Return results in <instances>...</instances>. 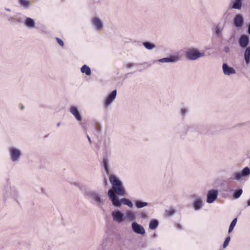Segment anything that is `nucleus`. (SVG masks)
<instances>
[{"mask_svg": "<svg viewBox=\"0 0 250 250\" xmlns=\"http://www.w3.org/2000/svg\"><path fill=\"white\" fill-rule=\"evenodd\" d=\"M218 194V192L216 189L208 191L207 197V202L209 204L214 202L217 199Z\"/></svg>", "mask_w": 250, "mask_h": 250, "instance_id": "nucleus-9", "label": "nucleus"}, {"mask_svg": "<svg viewBox=\"0 0 250 250\" xmlns=\"http://www.w3.org/2000/svg\"><path fill=\"white\" fill-rule=\"evenodd\" d=\"M242 0H234V1L232 2V8L238 10L241 9Z\"/></svg>", "mask_w": 250, "mask_h": 250, "instance_id": "nucleus-22", "label": "nucleus"}, {"mask_svg": "<svg viewBox=\"0 0 250 250\" xmlns=\"http://www.w3.org/2000/svg\"><path fill=\"white\" fill-rule=\"evenodd\" d=\"M84 195L88 198L92 199L97 206L101 207L104 205V201L101 194L93 190H86Z\"/></svg>", "mask_w": 250, "mask_h": 250, "instance_id": "nucleus-3", "label": "nucleus"}, {"mask_svg": "<svg viewBox=\"0 0 250 250\" xmlns=\"http://www.w3.org/2000/svg\"><path fill=\"white\" fill-rule=\"evenodd\" d=\"M248 33L249 35H250V22L248 25Z\"/></svg>", "mask_w": 250, "mask_h": 250, "instance_id": "nucleus-39", "label": "nucleus"}, {"mask_svg": "<svg viewBox=\"0 0 250 250\" xmlns=\"http://www.w3.org/2000/svg\"><path fill=\"white\" fill-rule=\"evenodd\" d=\"M109 181L112 185V189L108 191V196L112 202L113 205L117 208L121 207L120 200L118 196H124L126 195V190L123 183L114 175L109 176Z\"/></svg>", "mask_w": 250, "mask_h": 250, "instance_id": "nucleus-1", "label": "nucleus"}, {"mask_svg": "<svg viewBox=\"0 0 250 250\" xmlns=\"http://www.w3.org/2000/svg\"><path fill=\"white\" fill-rule=\"evenodd\" d=\"M135 206L138 208H142L148 206V203L146 202H143L140 200H136L135 201Z\"/></svg>", "mask_w": 250, "mask_h": 250, "instance_id": "nucleus-24", "label": "nucleus"}, {"mask_svg": "<svg viewBox=\"0 0 250 250\" xmlns=\"http://www.w3.org/2000/svg\"><path fill=\"white\" fill-rule=\"evenodd\" d=\"M140 217L142 218H147V212H146V211H142L141 213H140Z\"/></svg>", "mask_w": 250, "mask_h": 250, "instance_id": "nucleus-34", "label": "nucleus"}, {"mask_svg": "<svg viewBox=\"0 0 250 250\" xmlns=\"http://www.w3.org/2000/svg\"><path fill=\"white\" fill-rule=\"evenodd\" d=\"M237 219L236 218H234L232 221V222H231L230 225H229V233H230L232 230L233 229L234 227L236 225V224L237 223Z\"/></svg>", "mask_w": 250, "mask_h": 250, "instance_id": "nucleus-30", "label": "nucleus"}, {"mask_svg": "<svg viewBox=\"0 0 250 250\" xmlns=\"http://www.w3.org/2000/svg\"><path fill=\"white\" fill-rule=\"evenodd\" d=\"M10 159L12 162H18L21 156V151L15 147H11L9 149Z\"/></svg>", "mask_w": 250, "mask_h": 250, "instance_id": "nucleus-4", "label": "nucleus"}, {"mask_svg": "<svg viewBox=\"0 0 250 250\" xmlns=\"http://www.w3.org/2000/svg\"><path fill=\"white\" fill-rule=\"evenodd\" d=\"M5 10H6V11H10V9H9V8H5Z\"/></svg>", "mask_w": 250, "mask_h": 250, "instance_id": "nucleus-43", "label": "nucleus"}, {"mask_svg": "<svg viewBox=\"0 0 250 250\" xmlns=\"http://www.w3.org/2000/svg\"><path fill=\"white\" fill-rule=\"evenodd\" d=\"M243 192V190L242 189H239L236 190L233 194V197L234 199L239 198L240 196L242 195Z\"/></svg>", "mask_w": 250, "mask_h": 250, "instance_id": "nucleus-31", "label": "nucleus"}, {"mask_svg": "<svg viewBox=\"0 0 250 250\" xmlns=\"http://www.w3.org/2000/svg\"><path fill=\"white\" fill-rule=\"evenodd\" d=\"M135 65V63H127L126 64H125V67L127 68H130L131 67L134 66Z\"/></svg>", "mask_w": 250, "mask_h": 250, "instance_id": "nucleus-37", "label": "nucleus"}, {"mask_svg": "<svg viewBox=\"0 0 250 250\" xmlns=\"http://www.w3.org/2000/svg\"><path fill=\"white\" fill-rule=\"evenodd\" d=\"M102 165L106 174H109L110 172V169L108 165V160L107 157H104L103 158Z\"/></svg>", "mask_w": 250, "mask_h": 250, "instance_id": "nucleus-19", "label": "nucleus"}, {"mask_svg": "<svg viewBox=\"0 0 250 250\" xmlns=\"http://www.w3.org/2000/svg\"><path fill=\"white\" fill-rule=\"evenodd\" d=\"M81 71L82 73H84L87 76L90 75L91 73L90 67L85 64L82 66L81 68Z\"/></svg>", "mask_w": 250, "mask_h": 250, "instance_id": "nucleus-23", "label": "nucleus"}, {"mask_svg": "<svg viewBox=\"0 0 250 250\" xmlns=\"http://www.w3.org/2000/svg\"><path fill=\"white\" fill-rule=\"evenodd\" d=\"M120 204L123 203L124 205L127 206L130 208H132L133 207V204L131 201L126 198H122L120 200Z\"/></svg>", "mask_w": 250, "mask_h": 250, "instance_id": "nucleus-25", "label": "nucleus"}, {"mask_svg": "<svg viewBox=\"0 0 250 250\" xmlns=\"http://www.w3.org/2000/svg\"><path fill=\"white\" fill-rule=\"evenodd\" d=\"M188 112V109L186 108H182L181 109V114L182 115H185Z\"/></svg>", "mask_w": 250, "mask_h": 250, "instance_id": "nucleus-36", "label": "nucleus"}, {"mask_svg": "<svg viewBox=\"0 0 250 250\" xmlns=\"http://www.w3.org/2000/svg\"><path fill=\"white\" fill-rule=\"evenodd\" d=\"M102 165L106 174H109L110 172V169L108 165V160L107 157H104L103 158Z\"/></svg>", "mask_w": 250, "mask_h": 250, "instance_id": "nucleus-20", "label": "nucleus"}, {"mask_svg": "<svg viewBox=\"0 0 250 250\" xmlns=\"http://www.w3.org/2000/svg\"><path fill=\"white\" fill-rule=\"evenodd\" d=\"M223 51L225 52L226 53H228L230 52V48L228 46H224L223 48Z\"/></svg>", "mask_w": 250, "mask_h": 250, "instance_id": "nucleus-35", "label": "nucleus"}, {"mask_svg": "<svg viewBox=\"0 0 250 250\" xmlns=\"http://www.w3.org/2000/svg\"><path fill=\"white\" fill-rule=\"evenodd\" d=\"M111 216L114 221L118 223H121L124 221V214L120 210H117L112 211Z\"/></svg>", "mask_w": 250, "mask_h": 250, "instance_id": "nucleus-7", "label": "nucleus"}, {"mask_svg": "<svg viewBox=\"0 0 250 250\" xmlns=\"http://www.w3.org/2000/svg\"><path fill=\"white\" fill-rule=\"evenodd\" d=\"M158 224L159 222L157 220H152L149 223V228L151 229H155L157 228Z\"/></svg>", "mask_w": 250, "mask_h": 250, "instance_id": "nucleus-26", "label": "nucleus"}, {"mask_svg": "<svg viewBox=\"0 0 250 250\" xmlns=\"http://www.w3.org/2000/svg\"><path fill=\"white\" fill-rule=\"evenodd\" d=\"M234 26L238 29L241 28L244 24V18L242 15H236L233 19Z\"/></svg>", "mask_w": 250, "mask_h": 250, "instance_id": "nucleus-11", "label": "nucleus"}, {"mask_svg": "<svg viewBox=\"0 0 250 250\" xmlns=\"http://www.w3.org/2000/svg\"><path fill=\"white\" fill-rule=\"evenodd\" d=\"M203 206V201L201 197H197L193 202V207L195 210L200 209Z\"/></svg>", "mask_w": 250, "mask_h": 250, "instance_id": "nucleus-16", "label": "nucleus"}, {"mask_svg": "<svg viewBox=\"0 0 250 250\" xmlns=\"http://www.w3.org/2000/svg\"><path fill=\"white\" fill-rule=\"evenodd\" d=\"M230 240V237L229 236H228L226 238V239L223 243V248H226L228 246Z\"/></svg>", "mask_w": 250, "mask_h": 250, "instance_id": "nucleus-33", "label": "nucleus"}, {"mask_svg": "<svg viewBox=\"0 0 250 250\" xmlns=\"http://www.w3.org/2000/svg\"><path fill=\"white\" fill-rule=\"evenodd\" d=\"M87 139L88 140L89 142L91 144V140L90 138L89 137V136L88 135H87Z\"/></svg>", "mask_w": 250, "mask_h": 250, "instance_id": "nucleus-40", "label": "nucleus"}, {"mask_svg": "<svg viewBox=\"0 0 250 250\" xmlns=\"http://www.w3.org/2000/svg\"><path fill=\"white\" fill-rule=\"evenodd\" d=\"M117 95V90H113L104 99V106L107 108L115 100Z\"/></svg>", "mask_w": 250, "mask_h": 250, "instance_id": "nucleus-6", "label": "nucleus"}, {"mask_svg": "<svg viewBox=\"0 0 250 250\" xmlns=\"http://www.w3.org/2000/svg\"><path fill=\"white\" fill-rule=\"evenodd\" d=\"M222 70L224 74L227 76L234 75L236 71L233 67L229 66L227 63H224L222 65Z\"/></svg>", "mask_w": 250, "mask_h": 250, "instance_id": "nucleus-12", "label": "nucleus"}, {"mask_svg": "<svg viewBox=\"0 0 250 250\" xmlns=\"http://www.w3.org/2000/svg\"><path fill=\"white\" fill-rule=\"evenodd\" d=\"M69 111L78 121H82V118L77 107L75 106H71Z\"/></svg>", "mask_w": 250, "mask_h": 250, "instance_id": "nucleus-15", "label": "nucleus"}, {"mask_svg": "<svg viewBox=\"0 0 250 250\" xmlns=\"http://www.w3.org/2000/svg\"><path fill=\"white\" fill-rule=\"evenodd\" d=\"M21 109H23V105H22V106H21Z\"/></svg>", "mask_w": 250, "mask_h": 250, "instance_id": "nucleus-45", "label": "nucleus"}, {"mask_svg": "<svg viewBox=\"0 0 250 250\" xmlns=\"http://www.w3.org/2000/svg\"><path fill=\"white\" fill-rule=\"evenodd\" d=\"M175 210L173 208H170L166 211L167 216H170L173 215L175 213Z\"/></svg>", "mask_w": 250, "mask_h": 250, "instance_id": "nucleus-32", "label": "nucleus"}, {"mask_svg": "<svg viewBox=\"0 0 250 250\" xmlns=\"http://www.w3.org/2000/svg\"><path fill=\"white\" fill-rule=\"evenodd\" d=\"M244 57L246 64L248 65L250 63V46L245 48Z\"/></svg>", "mask_w": 250, "mask_h": 250, "instance_id": "nucleus-18", "label": "nucleus"}, {"mask_svg": "<svg viewBox=\"0 0 250 250\" xmlns=\"http://www.w3.org/2000/svg\"><path fill=\"white\" fill-rule=\"evenodd\" d=\"M249 38L247 35H242L240 36L239 40V44L241 48H246L248 47L249 43Z\"/></svg>", "mask_w": 250, "mask_h": 250, "instance_id": "nucleus-14", "label": "nucleus"}, {"mask_svg": "<svg viewBox=\"0 0 250 250\" xmlns=\"http://www.w3.org/2000/svg\"><path fill=\"white\" fill-rule=\"evenodd\" d=\"M56 40L57 41L58 43L62 46H63L64 45L63 42L62 40L60 39V38H57Z\"/></svg>", "mask_w": 250, "mask_h": 250, "instance_id": "nucleus-38", "label": "nucleus"}, {"mask_svg": "<svg viewBox=\"0 0 250 250\" xmlns=\"http://www.w3.org/2000/svg\"><path fill=\"white\" fill-rule=\"evenodd\" d=\"M203 51H200L196 48H190L186 52V57L190 61H195L205 56Z\"/></svg>", "mask_w": 250, "mask_h": 250, "instance_id": "nucleus-2", "label": "nucleus"}, {"mask_svg": "<svg viewBox=\"0 0 250 250\" xmlns=\"http://www.w3.org/2000/svg\"><path fill=\"white\" fill-rule=\"evenodd\" d=\"M224 27L220 25H216L212 29L213 33L217 38H221L222 36V32Z\"/></svg>", "mask_w": 250, "mask_h": 250, "instance_id": "nucleus-17", "label": "nucleus"}, {"mask_svg": "<svg viewBox=\"0 0 250 250\" xmlns=\"http://www.w3.org/2000/svg\"><path fill=\"white\" fill-rule=\"evenodd\" d=\"M177 228L179 229H182V227L180 225H178V226L177 227Z\"/></svg>", "mask_w": 250, "mask_h": 250, "instance_id": "nucleus-42", "label": "nucleus"}, {"mask_svg": "<svg viewBox=\"0 0 250 250\" xmlns=\"http://www.w3.org/2000/svg\"><path fill=\"white\" fill-rule=\"evenodd\" d=\"M126 218L130 220H134L135 219V213L130 210H127L125 212Z\"/></svg>", "mask_w": 250, "mask_h": 250, "instance_id": "nucleus-27", "label": "nucleus"}, {"mask_svg": "<svg viewBox=\"0 0 250 250\" xmlns=\"http://www.w3.org/2000/svg\"><path fill=\"white\" fill-rule=\"evenodd\" d=\"M24 24L30 28H33L35 27V22L31 18H27L24 21Z\"/></svg>", "mask_w": 250, "mask_h": 250, "instance_id": "nucleus-21", "label": "nucleus"}, {"mask_svg": "<svg viewBox=\"0 0 250 250\" xmlns=\"http://www.w3.org/2000/svg\"><path fill=\"white\" fill-rule=\"evenodd\" d=\"M180 60V57L177 55H171L169 57L164 58L158 60V62L162 63H174Z\"/></svg>", "mask_w": 250, "mask_h": 250, "instance_id": "nucleus-8", "label": "nucleus"}, {"mask_svg": "<svg viewBox=\"0 0 250 250\" xmlns=\"http://www.w3.org/2000/svg\"><path fill=\"white\" fill-rule=\"evenodd\" d=\"M60 124H60V123H58L57 124V126L58 127V126H59L60 125Z\"/></svg>", "mask_w": 250, "mask_h": 250, "instance_id": "nucleus-44", "label": "nucleus"}, {"mask_svg": "<svg viewBox=\"0 0 250 250\" xmlns=\"http://www.w3.org/2000/svg\"><path fill=\"white\" fill-rule=\"evenodd\" d=\"M250 175V168L248 167H245L241 171H235L232 173V179L236 181H241L244 177L249 176Z\"/></svg>", "mask_w": 250, "mask_h": 250, "instance_id": "nucleus-5", "label": "nucleus"}, {"mask_svg": "<svg viewBox=\"0 0 250 250\" xmlns=\"http://www.w3.org/2000/svg\"><path fill=\"white\" fill-rule=\"evenodd\" d=\"M93 26L97 31H101L103 28V24L102 21L97 17H94L91 20Z\"/></svg>", "mask_w": 250, "mask_h": 250, "instance_id": "nucleus-13", "label": "nucleus"}, {"mask_svg": "<svg viewBox=\"0 0 250 250\" xmlns=\"http://www.w3.org/2000/svg\"><path fill=\"white\" fill-rule=\"evenodd\" d=\"M143 44L148 50H151L155 47V45L153 43L149 42H143Z\"/></svg>", "mask_w": 250, "mask_h": 250, "instance_id": "nucleus-29", "label": "nucleus"}, {"mask_svg": "<svg viewBox=\"0 0 250 250\" xmlns=\"http://www.w3.org/2000/svg\"><path fill=\"white\" fill-rule=\"evenodd\" d=\"M247 205L250 206V199L247 201Z\"/></svg>", "mask_w": 250, "mask_h": 250, "instance_id": "nucleus-41", "label": "nucleus"}, {"mask_svg": "<svg viewBox=\"0 0 250 250\" xmlns=\"http://www.w3.org/2000/svg\"><path fill=\"white\" fill-rule=\"evenodd\" d=\"M19 2L21 6L24 8H28L30 4V2L28 0H19Z\"/></svg>", "mask_w": 250, "mask_h": 250, "instance_id": "nucleus-28", "label": "nucleus"}, {"mask_svg": "<svg viewBox=\"0 0 250 250\" xmlns=\"http://www.w3.org/2000/svg\"><path fill=\"white\" fill-rule=\"evenodd\" d=\"M133 231L137 234L144 235L146 231L144 227L136 222H133L131 224Z\"/></svg>", "mask_w": 250, "mask_h": 250, "instance_id": "nucleus-10", "label": "nucleus"}]
</instances>
